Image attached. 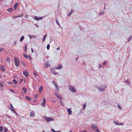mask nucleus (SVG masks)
I'll return each mask as SVG.
<instances>
[{
	"label": "nucleus",
	"instance_id": "nucleus-17",
	"mask_svg": "<svg viewBox=\"0 0 132 132\" xmlns=\"http://www.w3.org/2000/svg\"><path fill=\"white\" fill-rule=\"evenodd\" d=\"M72 111L71 109H68V112L69 114H71L72 113Z\"/></svg>",
	"mask_w": 132,
	"mask_h": 132
},
{
	"label": "nucleus",
	"instance_id": "nucleus-7",
	"mask_svg": "<svg viewBox=\"0 0 132 132\" xmlns=\"http://www.w3.org/2000/svg\"><path fill=\"white\" fill-rule=\"evenodd\" d=\"M23 75L26 77H27L28 75V73L27 71H25L23 72Z\"/></svg>",
	"mask_w": 132,
	"mask_h": 132
},
{
	"label": "nucleus",
	"instance_id": "nucleus-58",
	"mask_svg": "<svg viewBox=\"0 0 132 132\" xmlns=\"http://www.w3.org/2000/svg\"><path fill=\"white\" fill-rule=\"evenodd\" d=\"M56 132H61L60 131H56Z\"/></svg>",
	"mask_w": 132,
	"mask_h": 132
},
{
	"label": "nucleus",
	"instance_id": "nucleus-12",
	"mask_svg": "<svg viewBox=\"0 0 132 132\" xmlns=\"http://www.w3.org/2000/svg\"><path fill=\"white\" fill-rule=\"evenodd\" d=\"M55 95L56 97H57L58 98H59L60 100H61V98H62L61 97V96L59 95L57 93H55Z\"/></svg>",
	"mask_w": 132,
	"mask_h": 132
},
{
	"label": "nucleus",
	"instance_id": "nucleus-40",
	"mask_svg": "<svg viewBox=\"0 0 132 132\" xmlns=\"http://www.w3.org/2000/svg\"><path fill=\"white\" fill-rule=\"evenodd\" d=\"M34 97L35 98H36L38 97V95L37 94H36V95H34Z\"/></svg>",
	"mask_w": 132,
	"mask_h": 132
},
{
	"label": "nucleus",
	"instance_id": "nucleus-13",
	"mask_svg": "<svg viewBox=\"0 0 132 132\" xmlns=\"http://www.w3.org/2000/svg\"><path fill=\"white\" fill-rule=\"evenodd\" d=\"M10 106H11V110L13 111L14 113H16V112L14 111V108L13 106L12 105V104H10Z\"/></svg>",
	"mask_w": 132,
	"mask_h": 132
},
{
	"label": "nucleus",
	"instance_id": "nucleus-3",
	"mask_svg": "<svg viewBox=\"0 0 132 132\" xmlns=\"http://www.w3.org/2000/svg\"><path fill=\"white\" fill-rule=\"evenodd\" d=\"M45 119L47 121H50L53 120H54V119H52V118L51 117H46L45 118Z\"/></svg>",
	"mask_w": 132,
	"mask_h": 132
},
{
	"label": "nucleus",
	"instance_id": "nucleus-18",
	"mask_svg": "<svg viewBox=\"0 0 132 132\" xmlns=\"http://www.w3.org/2000/svg\"><path fill=\"white\" fill-rule=\"evenodd\" d=\"M43 89V86H41L40 87L39 90V93H41V92H42Z\"/></svg>",
	"mask_w": 132,
	"mask_h": 132
},
{
	"label": "nucleus",
	"instance_id": "nucleus-14",
	"mask_svg": "<svg viewBox=\"0 0 132 132\" xmlns=\"http://www.w3.org/2000/svg\"><path fill=\"white\" fill-rule=\"evenodd\" d=\"M106 87V86H105V87L104 86L103 87H102L101 88L99 87V88H98V89H99V90L100 91H103L104 90V88Z\"/></svg>",
	"mask_w": 132,
	"mask_h": 132
},
{
	"label": "nucleus",
	"instance_id": "nucleus-15",
	"mask_svg": "<svg viewBox=\"0 0 132 132\" xmlns=\"http://www.w3.org/2000/svg\"><path fill=\"white\" fill-rule=\"evenodd\" d=\"M43 102L42 103V105L43 106H44L45 105V102H46V100H45V98H44L43 99Z\"/></svg>",
	"mask_w": 132,
	"mask_h": 132
},
{
	"label": "nucleus",
	"instance_id": "nucleus-48",
	"mask_svg": "<svg viewBox=\"0 0 132 132\" xmlns=\"http://www.w3.org/2000/svg\"><path fill=\"white\" fill-rule=\"evenodd\" d=\"M31 50L32 52V53L34 51H33V49L32 48H31Z\"/></svg>",
	"mask_w": 132,
	"mask_h": 132
},
{
	"label": "nucleus",
	"instance_id": "nucleus-51",
	"mask_svg": "<svg viewBox=\"0 0 132 132\" xmlns=\"http://www.w3.org/2000/svg\"><path fill=\"white\" fill-rule=\"evenodd\" d=\"M22 80H23V79H21L20 80V82H22Z\"/></svg>",
	"mask_w": 132,
	"mask_h": 132
},
{
	"label": "nucleus",
	"instance_id": "nucleus-29",
	"mask_svg": "<svg viewBox=\"0 0 132 132\" xmlns=\"http://www.w3.org/2000/svg\"><path fill=\"white\" fill-rule=\"evenodd\" d=\"M117 121H116V125H123V124L121 122H120L119 123L117 122Z\"/></svg>",
	"mask_w": 132,
	"mask_h": 132
},
{
	"label": "nucleus",
	"instance_id": "nucleus-50",
	"mask_svg": "<svg viewBox=\"0 0 132 132\" xmlns=\"http://www.w3.org/2000/svg\"><path fill=\"white\" fill-rule=\"evenodd\" d=\"M29 59H30V60H31V57H30V56H29Z\"/></svg>",
	"mask_w": 132,
	"mask_h": 132
},
{
	"label": "nucleus",
	"instance_id": "nucleus-54",
	"mask_svg": "<svg viewBox=\"0 0 132 132\" xmlns=\"http://www.w3.org/2000/svg\"><path fill=\"white\" fill-rule=\"evenodd\" d=\"M33 36V37L34 38H35V37H36V36Z\"/></svg>",
	"mask_w": 132,
	"mask_h": 132
},
{
	"label": "nucleus",
	"instance_id": "nucleus-62",
	"mask_svg": "<svg viewBox=\"0 0 132 132\" xmlns=\"http://www.w3.org/2000/svg\"><path fill=\"white\" fill-rule=\"evenodd\" d=\"M114 122H115V121H114Z\"/></svg>",
	"mask_w": 132,
	"mask_h": 132
},
{
	"label": "nucleus",
	"instance_id": "nucleus-1",
	"mask_svg": "<svg viewBox=\"0 0 132 132\" xmlns=\"http://www.w3.org/2000/svg\"><path fill=\"white\" fill-rule=\"evenodd\" d=\"M14 62L15 65L17 67L19 66L20 60L16 57H14Z\"/></svg>",
	"mask_w": 132,
	"mask_h": 132
},
{
	"label": "nucleus",
	"instance_id": "nucleus-55",
	"mask_svg": "<svg viewBox=\"0 0 132 132\" xmlns=\"http://www.w3.org/2000/svg\"><path fill=\"white\" fill-rule=\"evenodd\" d=\"M59 49H60V48H57V49H56V50H58Z\"/></svg>",
	"mask_w": 132,
	"mask_h": 132
},
{
	"label": "nucleus",
	"instance_id": "nucleus-25",
	"mask_svg": "<svg viewBox=\"0 0 132 132\" xmlns=\"http://www.w3.org/2000/svg\"><path fill=\"white\" fill-rule=\"evenodd\" d=\"M26 98L27 100H28L29 101H30L31 100V98L28 96H26Z\"/></svg>",
	"mask_w": 132,
	"mask_h": 132
},
{
	"label": "nucleus",
	"instance_id": "nucleus-41",
	"mask_svg": "<svg viewBox=\"0 0 132 132\" xmlns=\"http://www.w3.org/2000/svg\"><path fill=\"white\" fill-rule=\"evenodd\" d=\"M24 47H25V49L24 50V51L25 52H26V51L27 50L26 45H25Z\"/></svg>",
	"mask_w": 132,
	"mask_h": 132
},
{
	"label": "nucleus",
	"instance_id": "nucleus-19",
	"mask_svg": "<svg viewBox=\"0 0 132 132\" xmlns=\"http://www.w3.org/2000/svg\"><path fill=\"white\" fill-rule=\"evenodd\" d=\"M18 3H16L14 6V7L15 10H16L17 7L18 6Z\"/></svg>",
	"mask_w": 132,
	"mask_h": 132
},
{
	"label": "nucleus",
	"instance_id": "nucleus-27",
	"mask_svg": "<svg viewBox=\"0 0 132 132\" xmlns=\"http://www.w3.org/2000/svg\"><path fill=\"white\" fill-rule=\"evenodd\" d=\"M46 36H47V35L46 34L43 37V42L45 40Z\"/></svg>",
	"mask_w": 132,
	"mask_h": 132
},
{
	"label": "nucleus",
	"instance_id": "nucleus-39",
	"mask_svg": "<svg viewBox=\"0 0 132 132\" xmlns=\"http://www.w3.org/2000/svg\"><path fill=\"white\" fill-rule=\"evenodd\" d=\"M60 103L61 104V105H62L63 106V105H64V103L62 102L61 101V100H60Z\"/></svg>",
	"mask_w": 132,
	"mask_h": 132
},
{
	"label": "nucleus",
	"instance_id": "nucleus-49",
	"mask_svg": "<svg viewBox=\"0 0 132 132\" xmlns=\"http://www.w3.org/2000/svg\"><path fill=\"white\" fill-rule=\"evenodd\" d=\"M52 131L54 132H56V131H55L53 129L52 130Z\"/></svg>",
	"mask_w": 132,
	"mask_h": 132
},
{
	"label": "nucleus",
	"instance_id": "nucleus-47",
	"mask_svg": "<svg viewBox=\"0 0 132 132\" xmlns=\"http://www.w3.org/2000/svg\"><path fill=\"white\" fill-rule=\"evenodd\" d=\"M82 132H87V131L86 130H84L82 131Z\"/></svg>",
	"mask_w": 132,
	"mask_h": 132
},
{
	"label": "nucleus",
	"instance_id": "nucleus-44",
	"mask_svg": "<svg viewBox=\"0 0 132 132\" xmlns=\"http://www.w3.org/2000/svg\"><path fill=\"white\" fill-rule=\"evenodd\" d=\"M106 64V62L105 61L104 62H103V65H104Z\"/></svg>",
	"mask_w": 132,
	"mask_h": 132
},
{
	"label": "nucleus",
	"instance_id": "nucleus-63",
	"mask_svg": "<svg viewBox=\"0 0 132 132\" xmlns=\"http://www.w3.org/2000/svg\"><path fill=\"white\" fill-rule=\"evenodd\" d=\"M2 0H0V1H1Z\"/></svg>",
	"mask_w": 132,
	"mask_h": 132
},
{
	"label": "nucleus",
	"instance_id": "nucleus-31",
	"mask_svg": "<svg viewBox=\"0 0 132 132\" xmlns=\"http://www.w3.org/2000/svg\"><path fill=\"white\" fill-rule=\"evenodd\" d=\"M3 130V127L1 126H0V132L2 131Z\"/></svg>",
	"mask_w": 132,
	"mask_h": 132
},
{
	"label": "nucleus",
	"instance_id": "nucleus-52",
	"mask_svg": "<svg viewBox=\"0 0 132 132\" xmlns=\"http://www.w3.org/2000/svg\"><path fill=\"white\" fill-rule=\"evenodd\" d=\"M99 67H102L101 65V64H100L99 65Z\"/></svg>",
	"mask_w": 132,
	"mask_h": 132
},
{
	"label": "nucleus",
	"instance_id": "nucleus-33",
	"mask_svg": "<svg viewBox=\"0 0 132 132\" xmlns=\"http://www.w3.org/2000/svg\"><path fill=\"white\" fill-rule=\"evenodd\" d=\"M50 47V45L49 44H48L47 46V48L48 50H49Z\"/></svg>",
	"mask_w": 132,
	"mask_h": 132
},
{
	"label": "nucleus",
	"instance_id": "nucleus-20",
	"mask_svg": "<svg viewBox=\"0 0 132 132\" xmlns=\"http://www.w3.org/2000/svg\"><path fill=\"white\" fill-rule=\"evenodd\" d=\"M34 112L32 111H31L30 113V117H33L34 115Z\"/></svg>",
	"mask_w": 132,
	"mask_h": 132
},
{
	"label": "nucleus",
	"instance_id": "nucleus-26",
	"mask_svg": "<svg viewBox=\"0 0 132 132\" xmlns=\"http://www.w3.org/2000/svg\"><path fill=\"white\" fill-rule=\"evenodd\" d=\"M21 65L22 66H23L24 67H25L26 65L24 63V62L23 61H22L21 62Z\"/></svg>",
	"mask_w": 132,
	"mask_h": 132
},
{
	"label": "nucleus",
	"instance_id": "nucleus-30",
	"mask_svg": "<svg viewBox=\"0 0 132 132\" xmlns=\"http://www.w3.org/2000/svg\"><path fill=\"white\" fill-rule=\"evenodd\" d=\"M132 38V36H130V38H129V37L127 39L128 40V41H129L130 40V39Z\"/></svg>",
	"mask_w": 132,
	"mask_h": 132
},
{
	"label": "nucleus",
	"instance_id": "nucleus-4",
	"mask_svg": "<svg viewBox=\"0 0 132 132\" xmlns=\"http://www.w3.org/2000/svg\"><path fill=\"white\" fill-rule=\"evenodd\" d=\"M91 128L92 130H94L95 129H97L98 127L97 125H91Z\"/></svg>",
	"mask_w": 132,
	"mask_h": 132
},
{
	"label": "nucleus",
	"instance_id": "nucleus-2",
	"mask_svg": "<svg viewBox=\"0 0 132 132\" xmlns=\"http://www.w3.org/2000/svg\"><path fill=\"white\" fill-rule=\"evenodd\" d=\"M69 89H70L72 92L75 93L76 92V90L74 87L71 86H69Z\"/></svg>",
	"mask_w": 132,
	"mask_h": 132
},
{
	"label": "nucleus",
	"instance_id": "nucleus-35",
	"mask_svg": "<svg viewBox=\"0 0 132 132\" xmlns=\"http://www.w3.org/2000/svg\"><path fill=\"white\" fill-rule=\"evenodd\" d=\"M4 50V48H0V52Z\"/></svg>",
	"mask_w": 132,
	"mask_h": 132
},
{
	"label": "nucleus",
	"instance_id": "nucleus-32",
	"mask_svg": "<svg viewBox=\"0 0 132 132\" xmlns=\"http://www.w3.org/2000/svg\"><path fill=\"white\" fill-rule=\"evenodd\" d=\"M24 37L23 36H22V37L20 39V41H22L24 39Z\"/></svg>",
	"mask_w": 132,
	"mask_h": 132
},
{
	"label": "nucleus",
	"instance_id": "nucleus-53",
	"mask_svg": "<svg viewBox=\"0 0 132 132\" xmlns=\"http://www.w3.org/2000/svg\"><path fill=\"white\" fill-rule=\"evenodd\" d=\"M20 16H16L15 17V18H17V17H19Z\"/></svg>",
	"mask_w": 132,
	"mask_h": 132
},
{
	"label": "nucleus",
	"instance_id": "nucleus-5",
	"mask_svg": "<svg viewBox=\"0 0 132 132\" xmlns=\"http://www.w3.org/2000/svg\"><path fill=\"white\" fill-rule=\"evenodd\" d=\"M52 82L54 84V85L55 88L58 91H59V89L58 87V86L57 85L56 82L54 80H53Z\"/></svg>",
	"mask_w": 132,
	"mask_h": 132
},
{
	"label": "nucleus",
	"instance_id": "nucleus-24",
	"mask_svg": "<svg viewBox=\"0 0 132 132\" xmlns=\"http://www.w3.org/2000/svg\"><path fill=\"white\" fill-rule=\"evenodd\" d=\"M13 83H14L15 84H16L17 83V81L16 80L14 79L13 80Z\"/></svg>",
	"mask_w": 132,
	"mask_h": 132
},
{
	"label": "nucleus",
	"instance_id": "nucleus-57",
	"mask_svg": "<svg viewBox=\"0 0 132 132\" xmlns=\"http://www.w3.org/2000/svg\"><path fill=\"white\" fill-rule=\"evenodd\" d=\"M103 14V13H100V15L101 14Z\"/></svg>",
	"mask_w": 132,
	"mask_h": 132
},
{
	"label": "nucleus",
	"instance_id": "nucleus-60",
	"mask_svg": "<svg viewBox=\"0 0 132 132\" xmlns=\"http://www.w3.org/2000/svg\"><path fill=\"white\" fill-rule=\"evenodd\" d=\"M69 132H72V131H70Z\"/></svg>",
	"mask_w": 132,
	"mask_h": 132
},
{
	"label": "nucleus",
	"instance_id": "nucleus-59",
	"mask_svg": "<svg viewBox=\"0 0 132 132\" xmlns=\"http://www.w3.org/2000/svg\"><path fill=\"white\" fill-rule=\"evenodd\" d=\"M105 4L104 6V9L105 8Z\"/></svg>",
	"mask_w": 132,
	"mask_h": 132
},
{
	"label": "nucleus",
	"instance_id": "nucleus-23",
	"mask_svg": "<svg viewBox=\"0 0 132 132\" xmlns=\"http://www.w3.org/2000/svg\"><path fill=\"white\" fill-rule=\"evenodd\" d=\"M7 11L10 12H11L13 11V9L12 8H10L8 9Z\"/></svg>",
	"mask_w": 132,
	"mask_h": 132
},
{
	"label": "nucleus",
	"instance_id": "nucleus-6",
	"mask_svg": "<svg viewBox=\"0 0 132 132\" xmlns=\"http://www.w3.org/2000/svg\"><path fill=\"white\" fill-rule=\"evenodd\" d=\"M50 65V64L48 62H47L44 64V67L45 68H48L49 66Z\"/></svg>",
	"mask_w": 132,
	"mask_h": 132
},
{
	"label": "nucleus",
	"instance_id": "nucleus-46",
	"mask_svg": "<svg viewBox=\"0 0 132 132\" xmlns=\"http://www.w3.org/2000/svg\"><path fill=\"white\" fill-rule=\"evenodd\" d=\"M14 78H15L16 79L18 78V76H17L16 75H15L14 77Z\"/></svg>",
	"mask_w": 132,
	"mask_h": 132
},
{
	"label": "nucleus",
	"instance_id": "nucleus-38",
	"mask_svg": "<svg viewBox=\"0 0 132 132\" xmlns=\"http://www.w3.org/2000/svg\"><path fill=\"white\" fill-rule=\"evenodd\" d=\"M33 74L35 77H36V76H37V75L36 72L34 71L33 72Z\"/></svg>",
	"mask_w": 132,
	"mask_h": 132
},
{
	"label": "nucleus",
	"instance_id": "nucleus-56",
	"mask_svg": "<svg viewBox=\"0 0 132 132\" xmlns=\"http://www.w3.org/2000/svg\"><path fill=\"white\" fill-rule=\"evenodd\" d=\"M28 16V15H26V16H25V17H27Z\"/></svg>",
	"mask_w": 132,
	"mask_h": 132
},
{
	"label": "nucleus",
	"instance_id": "nucleus-37",
	"mask_svg": "<svg viewBox=\"0 0 132 132\" xmlns=\"http://www.w3.org/2000/svg\"><path fill=\"white\" fill-rule=\"evenodd\" d=\"M86 103H85L84 105L83 106V110H84V109L86 107Z\"/></svg>",
	"mask_w": 132,
	"mask_h": 132
},
{
	"label": "nucleus",
	"instance_id": "nucleus-45",
	"mask_svg": "<svg viewBox=\"0 0 132 132\" xmlns=\"http://www.w3.org/2000/svg\"><path fill=\"white\" fill-rule=\"evenodd\" d=\"M10 91L11 92H12L13 93H14L15 92L12 89H10Z\"/></svg>",
	"mask_w": 132,
	"mask_h": 132
},
{
	"label": "nucleus",
	"instance_id": "nucleus-8",
	"mask_svg": "<svg viewBox=\"0 0 132 132\" xmlns=\"http://www.w3.org/2000/svg\"><path fill=\"white\" fill-rule=\"evenodd\" d=\"M1 70L2 71H5V68L3 65H1L0 67Z\"/></svg>",
	"mask_w": 132,
	"mask_h": 132
},
{
	"label": "nucleus",
	"instance_id": "nucleus-10",
	"mask_svg": "<svg viewBox=\"0 0 132 132\" xmlns=\"http://www.w3.org/2000/svg\"><path fill=\"white\" fill-rule=\"evenodd\" d=\"M55 68L54 69L53 68V69H51V72L53 73L54 74H56L57 73L56 72V71H55Z\"/></svg>",
	"mask_w": 132,
	"mask_h": 132
},
{
	"label": "nucleus",
	"instance_id": "nucleus-28",
	"mask_svg": "<svg viewBox=\"0 0 132 132\" xmlns=\"http://www.w3.org/2000/svg\"><path fill=\"white\" fill-rule=\"evenodd\" d=\"M73 12V10H72L71 11L68 13V16H70Z\"/></svg>",
	"mask_w": 132,
	"mask_h": 132
},
{
	"label": "nucleus",
	"instance_id": "nucleus-22",
	"mask_svg": "<svg viewBox=\"0 0 132 132\" xmlns=\"http://www.w3.org/2000/svg\"><path fill=\"white\" fill-rule=\"evenodd\" d=\"M22 90L25 93H27V89L25 88H22Z\"/></svg>",
	"mask_w": 132,
	"mask_h": 132
},
{
	"label": "nucleus",
	"instance_id": "nucleus-21",
	"mask_svg": "<svg viewBox=\"0 0 132 132\" xmlns=\"http://www.w3.org/2000/svg\"><path fill=\"white\" fill-rule=\"evenodd\" d=\"M6 61L7 63L11 61V59L9 57H7L6 58Z\"/></svg>",
	"mask_w": 132,
	"mask_h": 132
},
{
	"label": "nucleus",
	"instance_id": "nucleus-16",
	"mask_svg": "<svg viewBox=\"0 0 132 132\" xmlns=\"http://www.w3.org/2000/svg\"><path fill=\"white\" fill-rule=\"evenodd\" d=\"M0 87L1 90H2L4 88V87L2 83L0 82Z\"/></svg>",
	"mask_w": 132,
	"mask_h": 132
},
{
	"label": "nucleus",
	"instance_id": "nucleus-11",
	"mask_svg": "<svg viewBox=\"0 0 132 132\" xmlns=\"http://www.w3.org/2000/svg\"><path fill=\"white\" fill-rule=\"evenodd\" d=\"M62 65H59V66L56 67L55 68V69H60L62 68Z\"/></svg>",
	"mask_w": 132,
	"mask_h": 132
},
{
	"label": "nucleus",
	"instance_id": "nucleus-36",
	"mask_svg": "<svg viewBox=\"0 0 132 132\" xmlns=\"http://www.w3.org/2000/svg\"><path fill=\"white\" fill-rule=\"evenodd\" d=\"M56 22L58 25L60 26V24L57 19L56 20Z\"/></svg>",
	"mask_w": 132,
	"mask_h": 132
},
{
	"label": "nucleus",
	"instance_id": "nucleus-61",
	"mask_svg": "<svg viewBox=\"0 0 132 132\" xmlns=\"http://www.w3.org/2000/svg\"><path fill=\"white\" fill-rule=\"evenodd\" d=\"M43 132H45L44 131H43Z\"/></svg>",
	"mask_w": 132,
	"mask_h": 132
},
{
	"label": "nucleus",
	"instance_id": "nucleus-42",
	"mask_svg": "<svg viewBox=\"0 0 132 132\" xmlns=\"http://www.w3.org/2000/svg\"><path fill=\"white\" fill-rule=\"evenodd\" d=\"M118 108H119V109H120L121 110L122 109L121 108V106L119 105H118Z\"/></svg>",
	"mask_w": 132,
	"mask_h": 132
},
{
	"label": "nucleus",
	"instance_id": "nucleus-43",
	"mask_svg": "<svg viewBox=\"0 0 132 132\" xmlns=\"http://www.w3.org/2000/svg\"><path fill=\"white\" fill-rule=\"evenodd\" d=\"M7 129L6 128H4V132H6L7 131Z\"/></svg>",
	"mask_w": 132,
	"mask_h": 132
},
{
	"label": "nucleus",
	"instance_id": "nucleus-9",
	"mask_svg": "<svg viewBox=\"0 0 132 132\" xmlns=\"http://www.w3.org/2000/svg\"><path fill=\"white\" fill-rule=\"evenodd\" d=\"M43 18L42 17H37V16H35L34 17V19L35 20H37L38 21V20H39L42 19Z\"/></svg>",
	"mask_w": 132,
	"mask_h": 132
},
{
	"label": "nucleus",
	"instance_id": "nucleus-34",
	"mask_svg": "<svg viewBox=\"0 0 132 132\" xmlns=\"http://www.w3.org/2000/svg\"><path fill=\"white\" fill-rule=\"evenodd\" d=\"M23 56L24 57L26 58H27L28 57V56L25 53H24V54L23 55Z\"/></svg>",
	"mask_w": 132,
	"mask_h": 132
}]
</instances>
